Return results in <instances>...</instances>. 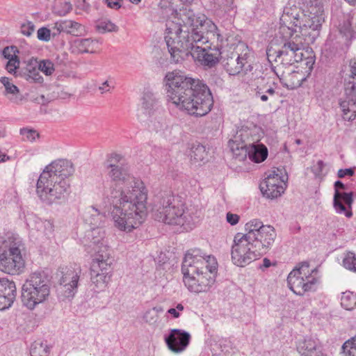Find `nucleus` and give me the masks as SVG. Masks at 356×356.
<instances>
[{"mask_svg": "<svg viewBox=\"0 0 356 356\" xmlns=\"http://www.w3.org/2000/svg\"><path fill=\"white\" fill-rule=\"evenodd\" d=\"M108 174L122 185L120 190L108 188L103 194V205H112L111 216L118 230L130 233L140 227L147 216V192L143 182L131 176L122 157L107 161Z\"/></svg>", "mask_w": 356, "mask_h": 356, "instance_id": "obj_1", "label": "nucleus"}, {"mask_svg": "<svg viewBox=\"0 0 356 356\" xmlns=\"http://www.w3.org/2000/svg\"><path fill=\"white\" fill-rule=\"evenodd\" d=\"M189 29L186 26L184 30L179 24L166 29L165 40L172 62L178 63L185 57L191 55L193 59L204 68L214 67L220 61L221 51L219 48H211L209 43V36L205 37L198 27L195 28L194 19L188 18Z\"/></svg>", "mask_w": 356, "mask_h": 356, "instance_id": "obj_2", "label": "nucleus"}, {"mask_svg": "<svg viewBox=\"0 0 356 356\" xmlns=\"http://www.w3.org/2000/svg\"><path fill=\"white\" fill-rule=\"evenodd\" d=\"M300 21L296 6H285L280 17V26L278 35L286 42L276 54V59H280L285 65H291L306 60L308 66L312 58L311 27L309 17Z\"/></svg>", "mask_w": 356, "mask_h": 356, "instance_id": "obj_3", "label": "nucleus"}, {"mask_svg": "<svg viewBox=\"0 0 356 356\" xmlns=\"http://www.w3.org/2000/svg\"><path fill=\"white\" fill-rule=\"evenodd\" d=\"M165 81L168 101L177 109L195 117L204 116L211 111L213 97L202 81L170 72L166 74Z\"/></svg>", "mask_w": 356, "mask_h": 356, "instance_id": "obj_4", "label": "nucleus"}, {"mask_svg": "<svg viewBox=\"0 0 356 356\" xmlns=\"http://www.w3.org/2000/svg\"><path fill=\"white\" fill-rule=\"evenodd\" d=\"M216 257L206 254L200 249L186 252L182 262L183 281L192 293L208 292L216 282L218 271Z\"/></svg>", "mask_w": 356, "mask_h": 356, "instance_id": "obj_5", "label": "nucleus"}, {"mask_svg": "<svg viewBox=\"0 0 356 356\" xmlns=\"http://www.w3.org/2000/svg\"><path fill=\"white\" fill-rule=\"evenodd\" d=\"M153 216L157 221L184 229H192L199 221L201 210L194 204L182 203L178 197L165 194L154 204Z\"/></svg>", "mask_w": 356, "mask_h": 356, "instance_id": "obj_6", "label": "nucleus"}, {"mask_svg": "<svg viewBox=\"0 0 356 356\" xmlns=\"http://www.w3.org/2000/svg\"><path fill=\"white\" fill-rule=\"evenodd\" d=\"M25 245L15 234L8 235L0 242V271L9 275H19L25 268Z\"/></svg>", "mask_w": 356, "mask_h": 356, "instance_id": "obj_7", "label": "nucleus"}, {"mask_svg": "<svg viewBox=\"0 0 356 356\" xmlns=\"http://www.w3.org/2000/svg\"><path fill=\"white\" fill-rule=\"evenodd\" d=\"M49 296V280L44 272L31 273L22 288V305L30 310L47 301Z\"/></svg>", "mask_w": 356, "mask_h": 356, "instance_id": "obj_8", "label": "nucleus"}, {"mask_svg": "<svg viewBox=\"0 0 356 356\" xmlns=\"http://www.w3.org/2000/svg\"><path fill=\"white\" fill-rule=\"evenodd\" d=\"M70 191V183L48 172H42L37 181L36 192L40 200L47 204L64 200Z\"/></svg>", "mask_w": 356, "mask_h": 356, "instance_id": "obj_9", "label": "nucleus"}, {"mask_svg": "<svg viewBox=\"0 0 356 356\" xmlns=\"http://www.w3.org/2000/svg\"><path fill=\"white\" fill-rule=\"evenodd\" d=\"M228 147L234 156H268V148L259 140L252 138V130L242 127L232 139Z\"/></svg>", "mask_w": 356, "mask_h": 356, "instance_id": "obj_10", "label": "nucleus"}, {"mask_svg": "<svg viewBox=\"0 0 356 356\" xmlns=\"http://www.w3.org/2000/svg\"><path fill=\"white\" fill-rule=\"evenodd\" d=\"M244 234L250 241L254 248L259 251L261 255L265 254L271 247L276 237L275 230L270 225H264L257 219L248 222L245 225Z\"/></svg>", "mask_w": 356, "mask_h": 356, "instance_id": "obj_11", "label": "nucleus"}, {"mask_svg": "<svg viewBox=\"0 0 356 356\" xmlns=\"http://www.w3.org/2000/svg\"><path fill=\"white\" fill-rule=\"evenodd\" d=\"M261 256L259 251L254 248L244 234L237 233L235 235L231 250V258L234 265L244 267Z\"/></svg>", "mask_w": 356, "mask_h": 356, "instance_id": "obj_12", "label": "nucleus"}, {"mask_svg": "<svg viewBox=\"0 0 356 356\" xmlns=\"http://www.w3.org/2000/svg\"><path fill=\"white\" fill-rule=\"evenodd\" d=\"M288 174L284 167L273 168L261 182L259 188L263 195L269 199L281 196L286 188Z\"/></svg>", "mask_w": 356, "mask_h": 356, "instance_id": "obj_13", "label": "nucleus"}, {"mask_svg": "<svg viewBox=\"0 0 356 356\" xmlns=\"http://www.w3.org/2000/svg\"><path fill=\"white\" fill-rule=\"evenodd\" d=\"M312 268L308 261L300 263L288 275L287 284L296 294L304 295L312 289Z\"/></svg>", "mask_w": 356, "mask_h": 356, "instance_id": "obj_14", "label": "nucleus"}, {"mask_svg": "<svg viewBox=\"0 0 356 356\" xmlns=\"http://www.w3.org/2000/svg\"><path fill=\"white\" fill-rule=\"evenodd\" d=\"M58 292L65 298H72L77 291L78 282L81 273L79 266H66L62 268Z\"/></svg>", "mask_w": 356, "mask_h": 356, "instance_id": "obj_15", "label": "nucleus"}, {"mask_svg": "<svg viewBox=\"0 0 356 356\" xmlns=\"http://www.w3.org/2000/svg\"><path fill=\"white\" fill-rule=\"evenodd\" d=\"M204 26L207 29V34L210 35L211 38L216 39L217 44L215 47L219 48L220 50L225 47H232L238 41L232 30L218 28L211 20L200 24V27H198L199 30L202 31Z\"/></svg>", "mask_w": 356, "mask_h": 356, "instance_id": "obj_16", "label": "nucleus"}, {"mask_svg": "<svg viewBox=\"0 0 356 356\" xmlns=\"http://www.w3.org/2000/svg\"><path fill=\"white\" fill-rule=\"evenodd\" d=\"M333 206L337 213L344 214L347 218L353 216L352 205L353 203V193L340 192L339 189H345L346 186L341 181H335Z\"/></svg>", "mask_w": 356, "mask_h": 356, "instance_id": "obj_17", "label": "nucleus"}, {"mask_svg": "<svg viewBox=\"0 0 356 356\" xmlns=\"http://www.w3.org/2000/svg\"><path fill=\"white\" fill-rule=\"evenodd\" d=\"M250 53L248 49L241 54L232 53L231 56L222 60L223 67L232 76L237 75L243 70L245 72L251 71L252 67L248 61Z\"/></svg>", "mask_w": 356, "mask_h": 356, "instance_id": "obj_18", "label": "nucleus"}, {"mask_svg": "<svg viewBox=\"0 0 356 356\" xmlns=\"http://www.w3.org/2000/svg\"><path fill=\"white\" fill-rule=\"evenodd\" d=\"M345 120H356V81H348L345 87V98L339 102Z\"/></svg>", "mask_w": 356, "mask_h": 356, "instance_id": "obj_19", "label": "nucleus"}, {"mask_svg": "<svg viewBox=\"0 0 356 356\" xmlns=\"http://www.w3.org/2000/svg\"><path fill=\"white\" fill-rule=\"evenodd\" d=\"M191 340V334L185 330L172 329L165 341L168 348L174 353H180L188 347Z\"/></svg>", "mask_w": 356, "mask_h": 356, "instance_id": "obj_20", "label": "nucleus"}, {"mask_svg": "<svg viewBox=\"0 0 356 356\" xmlns=\"http://www.w3.org/2000/svg\"><path fill=\"white\" fill-rule=\"evenodd\" d=\"M17 296V288L13 281L0 279V310L12 306Z\"/></svg>", "mask_w": 356, "mask_h": 356, "instance_id": "obj_21", "label": "nucleus"}, {"mask_svg": "<svg viewBox=\"0 0 356 356\" xmlns=\"http://www.w3.org/2000/svg\"><path fill=\"white\" fill-rule=\"evenodd\" d=\"M43 172H48L61 179H65L73 175L74 168L72 163L66 159H58L47 165Z\"/></svg>", "mask_w": 356, "mask_h": 356, "instance_id": "obj_22", "label": "nucleus"}, {"mask_svg": "<svg viewBox=\"0 0 356 356\" xmlns=\"http://www.w3.org/2000/svg\"><path fill=\"white\" fill-rule=\"evenodd\" d=\"M91 282L96 292L104 291L108 286L112 274L110 270L90 268Z\"/></svg>", "mask_w": 356, "mask_h": 356, "instance_id": "obj_23", "label": "nucleus"}, {"mask_svg": "<svg viewBox=\"0 0 356 356\" xmlns=\"http://www.w3.org/2000/svg\"><path fill=\"white\" fill-rule=\"evenodd\" d=\"M275 82L266 81L262 78L255 88V97L259 98L261 102H266L268 100V96L273 97L275 95Z\"/></svg>", "mask_w": 356, "mask_h": 356, "instance_id": "obj_24", "label": "nucleus"}, {"mask_svg": "<svg viewBox=\"0 0 356 356\" xmlns=\"http://www.w3.org/2000/svg\"><path fill=\"white\" fill-rule=\"evenodd\" d=\"M24 76L26 80L35 83H42L43 77L40 74L38 61L36 58H31L27 63Z\"/></svg>", "mask_w": 356, "mask_h": 356, "instance_id": "obj_25", "label": "nucleus"}, {"mask_svg": "<svg viewBox=\"0 0 356 356\" xmlns=\"http://www.w3.org/2000/svg\"><path fill=\"white\" fill-rule=\"evenodd\" d=\"M0 81L5 88L4 95L8 99L13 103L19 104L22 100V95L19 93L18 88L10 83L8 77H1Z\"/></svg>", "mask_w": 356, "mask_h": 356, "instance_id": "obj_26", "label": "nucleus"}, {"mask_svg": "<svg viewBox=\"0 0 356 356\" xmlns=\"http://www.w3.org/2000/svg\"><path fill=\"white\" fill-rule=\"evenodd\" d=\"M143 108L150 115L159 108V100L156 95L150 90H145L141 99Z\"/></svg>", "mask_w": 356, "mask_h": 356, "instance_id": "obj_27", "label": "nucleus"}, {"mask_svg": "<svg viewBox=\"0 0 356 356\" xmlns=\"http://www.w3.org/2000/svg\"><path fill=\"white\" fill-rule=\"evenodd\" d=\"M113 261V258L108 254H93L90 268L109 270Z\"/></svg>", "mask_w": 356, "mask_h": 356, "instance_id": "obj_28", "label": "nucleus"}, {"mask_svg": "<svg viewBox=\"0 0 356 356\" xmlns=\"http://www.w3.org/2000/svg\"><path fill=\"white\" fill-rule=\"evenodd\" d=\"M86 238L89 241L88 245L92 248L107 242L105 239V232L100 228H92L87 232Z\"/></svg>", "mask_w": 356, "mask_h": 356, "instance_id": "obj_29", "label": "nucleus"}, {"mask_svg": "<svg viewBox=\"0 0 356 356\" xmlns=\"http://www.w3.org/2000/svg\"><path fill=\"white\" fill-rule=\"evenodd\" d=\"M267 157H233L241 165L239 170L249 171L254 169L256 164L262 163Z\"/></svg>", "mask_w": 356, "mask_h": 356, "instance_id": "obj_30", "label": "nucleus"}, {"mask_svg": "<svg viewBox=\"0 0 356 356\" xmlns=\"http://www.w3.org/2000/svg\"><path fill=\"white\" fill-rule=\"evenodd\" d=\"M313 7V30H318L325 22V13L321 1L315 0Z\"/></svg>", "mask_w": 356, "mask_h": 356, "instance_id": "obj_31", "label": "nucleus"}, {"mask_svg": "<svg viewBox=\"0 0 356 356\" xmlns=\"http://www.w3.org/2000/svg\"><path fill=\"white\" fill-rule=\"evenodd\" d=\"M104 219V214L95 207H91L88 209L87 216H86V221L95 228H99L103 223Z\"/></svg>", "mask_w": 356, "mask_h": 356, "instance_id": "obj_32", "label": "nucleus"}, {"mask_svg": "<svg viewBox=\"0 0 356 356\" xmlns=\"http://www.w3.org/2000/svg\"><path fill=\"white\" fill-rule=\"evenodd\" d=\"M81 28V24L72 20H60L54 24V29H56L58 33L65 32L67 33H74L78 31Z\"/></svg>", "mask_w": 356, "mask_h": 356, "instance_id": "obj_33", "label": "nucleus"}, {"mask_svg": "<svg viewBox=\"0 0 356 356\" xmlns=\"http://www.w3.org/2000/svg\"><path fill=\"white\" fill-rule=\"evenodd\" d=\"M307 80V77H305L302 72H293L289 74L288 83L284 85L289 89H295L303 86Z\"/></svg>", "mask_w": 356, "mask_h": 356, "instance_id": "obj_34", "label": "nucleus"}, {"mask_svg": "<svg viewBox=\"0 0 356 356\" xmlns=\"http://www.w3.org/2000/svg\"><path fill=\"white\" fill-rule=\"evenodd\" d=\"M50 348L46 342L35 341L32 343L30 355L31 356H49Z\"/></svg>", "mask_w": 356, "mask_h": 356, "instance_id": "obj_35", "label": "nucleus"}, {"mask_svg": "<svg viewBox=\"0 0 356 356\" xmlns=\"http://www.w3.org/2000/svg\"><path fill=\"white\" fill-rule=\"evenodd\" d=\"M341 305L346 310H351L356 306V294L346 291L342 293Z\"/></svg>", "mask_w": 356, "mask_h": 356, "instance_id": "obj_36", "label": "nucleus"}, {"mask_svg": "<svg viewBox=\"0 0 356 356\" xmlns=\"http://www.w3.org/2000/svg\"><path fill=\"white\" fill-rule=\"evenodd\" d=\"M93 40L90 38H83L75 41V46L80 53H92Z\"/></svg>", "mask_w": 356, "mask_h": 356, "instance_id": "obj_37", "label": "nucleus"}, {"mask_svg": "<svg viewBox=\"0 0 356 356\" xmlns=\"http://www.w3.org/2000/svg\"><path fill=\"white\" fill-rule=\"evenodd\" d=\"M343 356H356V337L346 341L342 346Z\"/></svg>", "mask_w": 356, "mask_h": 356, "instance_id": "obj_38", "label": "nucleus"}, {"mask_svg": "<svg viewBox=\"0 0 356 356\" xmlns=\"http://www.w3.org/2000/svg\"><path fill=\"white\" fill-rule=\"evenodd\" d=\"M19 134L22 136V139L24 141L33 142L36 138H39L38 132L31 128H22L19 130Z\"/></svg>", "mask_w": 356, "mask_h": 356, "instance_id": "obj_39", "label": "nucleus"}, {"mask_svg": "<svg viewBox=\"0 0 356 356\" xmlns=\"http://www.w3.org/2000/svg\"><path fill=\"white\" fill-rule=\"evenodd\" d=\"M97 29L101 33L116 32L118 30V26L115 24L107 19L99 21L97 24Z\"/></svg>", "mask_w": 356, "mask_h": 356, "instance_id": "obj_40", "label": "nucleus"}, {"mask_svg": "<svg viewBox=\"0 0 356 356\" xmlns=\"http://www.w3.org/2000/svg\"><path fill=\"white\" fill-rule=\"evenodd\" d=\"M343 265L346 269L356 272V254L351 252L346 253L343 259Z\"/></svg>", "mask_w": 356, "mask_h": 356, "instance_id": "obj_41", "label": "nucleus"}, {"mask_svg": "<svg viewBox=\"0 0 356 356\" xmlns=\"http://www.w3.org/2000/svg\"><path fill=\"white\" fill-rule=\"evenodd\" d=\"M115 81L111 76H108L105 81L98 86V90L101 94L111 93L115 88Z\"/></svg>", "mask_w": 356, "mask_h": 356, "instance_id": "obj_42", "label": "nucleus"}, {"mask_svg": "<svg viewBox=\"0 0 356 356\" xmlns=\"http://www.w3.org/2000/svg\"><path fill=\"white\" fill-rule=\"evenodd\" d=\"M38 67L40 72H43L47 76L51 75L55 71L54 65L50 60L38 61Z\"/></svg>", "mask_w": 356, "mask_h": 356, "instance_id": "obj_43", "label": "nucleus"}, {"mask_svg": "<svg viewBox=\"0 0 356 356\" xmlns=\"http://www.w3.org/2000/svg\"><path fill=\"white\" fill-rule=\"evenodd\" d=\"M311 341L304 339L299 341L297 350L302 356H312Z\"/></svg>", "mask_w": 356, "mask_h": 356, "instance_id": "obj_44", "label": "nucleus"}, {"mask_svg": "<svg viewBox=\"0 0 356 356\" xmlns=\"http://www.w3.org/2000/svg\"><path fill=\"white\" fill-rule=\"evenodd\" d=\"M234 0H220L221 7L229 15H234L236 13V6L234 4Z\"/></svg>", "mask_w": 356, "mask_h": 356, "instance_id": "obj_45", "label": "nucleus"}, {"mask_svg": "<svg viewBox=\"0 0 356 356\" xmlns=\"http://www.w3.org/2000/svg\"><path fill=\"white\" fill-rule=\"evenodd\" d=\"M19 66V60L18 57H14L8 60L6 69L10 74H14L17 76V69Z\"/></svg>", "mask_w": 356, "mask_h": 356, "instance_id": "obj_46", "label": "nucleus"}, {"mask_svg": "<svg viewBox=\"0 0 356 356\" xmlns=\"http://www.w3.org/2000/svg\"><path fill=\"white\" fill-rule=\"evenodd\" d=\"M38 228L45 235L51 234L54 230V225L49 220H44L38 222Z\"/></svg>", "mask_w": 356, "mask_h": 356, "instance_id": "obj_47", "label": "nucleus"}, {"mask_svg": "<svg viewBox=\"0 0 356 356\" xmlns=\"http://www.w3.org/2000/svg\"><path fill=\"white\" fill-rule=\"evenodd\" d=\"M37 38L39 40L48 42L51 39V31L46 27L40 28L37 31Z\"/></svg>", "mask_w": 356, "mask_h": 356, "instance_id": "obj_48", "label": "nucleus"}, {"mask_svg": "<svg viewBox=\"0 0 356 356\" xmlns=\"http://www.w3.org/2000/svg\"><path fill=\"white\" fill-rule=\"evenodd\" d=\"M35 30V25L32 22L28 21L21 25V33L26 36H31Z\"/></svg>", "mask_w": 356, "mask_h": 356, "instance_id": "obj_49", "label": "nucleus"}, {"mask_svg": "<svg viewBox=\"0 0 356 356\" xmlns=\"http://www.w3.org/2000/svg\"><path fill=\"white\" fill-rule=\"evenodd\" d=\"M191 154L193 156H202L207 154L206 147L199 143H194L191 148Z\"/></svg>", "mask_w": 356, "mask_h": 356, "instance_id": "obj_50", "label": "nucleus"}, {"mask_svg": "<svg viewBox=\"0 0 356 356\" xmlns=\"http://www.w3.org/2000/svg\"><path fill=\"white\" fill-rule=\"evenodd\" d=\"M94 254H99V255L108 254L111 256V250L108 245V243H103L102 245L97 247H93Z\"/></svg>", "mask_w": 356, "mask_h": 356, "instance_id": "obj_51", "label": "nucleus"}, {"mask_svg": "<svg viewBox=\"0 0 356 356\" xmlns=\"http://www.w3.org/2000/svg\"><path fill=\"white\" fill-rule=\"evenodd\" d=\"M143 318L145 321V322L149 324H154L157 321L159 316L158 315H156L154 311H152L149 309L145 313Z\"/></svg>", "mask_w": 356, "mask_h": 356, "instance_id": "obj_52", "label": "nucleus"}, {"mask_svg": "<svg viewBox=\"0 0 356 356\" xmlns=\"http://www.w3.org/2000/svg\"><path fill=\"white\" fill-rule=\"evenodd\" d=\"M16 52H18L16 47H6L3 50V55L5 58L10 60L14 57H17L15 54Z\"/></svg>", "mask_w": 356, "mask_h": 356, "instance_id": "obj_53", "label": "nucleus"}, {"mask_svg": "<svg viewBox=\"0 0 356 356\" xmlns=\"http://www.w3.org/2000/svg\"><path fill=\"white\" fill-rule=\"evenodd\" d=\"M184 307L182 304L179 303L175 308H170L168 310V314L172 315L173 318H177L180 316V314L183 312Z\"/></svg>", "mask_w": 356, "mask_h": 356, "instance_id": "obj_54", "label": "nucleus"}, {"mask_svg": "<svg viewBox=\"0 0 356 356\" xmlns=\"http://www.w3.org/2000/svg\"><path fill=\"white\" fill-rule=\"evenodd\" d=\"M355 173V168H350L346 169H339L337 172L339 178H343L346 176L351 177Z\"/></svg>", "mask_w": 356, "mask_h": 356, "instance_id": "obj_55", "label": "nucleus"}, {"mask_svg": "<svg viewBox=\"0 0 356 356\" xmlns=\"http://www.w3.org/2000/svg\"><path fill=\"white\" fill-rule=\"evenodd\" d=\"M104 3L110 8L118 10L122 7V0H104Z\"/></svg>", "mask_w": 356, "mask_h": 356, "instance_id": "obj_56", "label": "nucleus"}, {"mask_svg": "<svg viewBox=\"0 0 356 356\" xmlns=\"http://www.w3.org/2000/svg\"><path fill=\"white\" fill-rule=\"evenodd\" d=\"M226 219L227 222L231 225H235L238 222L239 216L237 214L228 212L227 213Z\"/></svg>", "mask_w": 356, "mask_h": 356, "instance_id": "obj_57", "label": "nucleus"}, {"mask_svg": "<svg viewBox=\"0 0 356 356\" xmlns=\"http://www.w3.org/2000/svg\"><path fill=\"white\" fill-rule=\"evenodd\" d=\"M350 72V77L353 78L356 81V59H352L350 61L349 64Z\"/></svg>", "mask_w": 356, "mask_h": 356, "instance_id": "obj_58", "label": "nucleus"}, {"mask_svg": "<svg viewBox=\"0 0 356 356\" xmlns=\"http://www.w3.org/2000/svg\"><path fill=\"white\" fill-rule=\"evenodd\" d=\"M313 356H327V354L321 346H318L313 348Z\"/></svg>", "mask_w": 356, "mask_h": 356, "instance_id": "obj_59", "label": "nucleus"}, {"mask_svg": "<svg viewBox=\"0 0 356 356\" xmlns=\"http://www.w3.org/2000/svg\"><path fill=\"white\" fill-rule=\"evenodd\" d=\"M230 343V341L228 340H223L220 343V347L222 348V351L225 353H228L229 350L227 349H225V347Z\"/></svg>", "mask_w": 356, "mask_h": 356, "instance_id": "obj_60", "label": "nucleus"}, {"mask_svg": "<svg viewBox=\"0 0 356 356\" xmlns=\"http://www.w3.org/2000/svg\"><path fill=\"white\" fill-rule=\"evenodd\" d=\"M150 310L154 311L156 312V315H158L159 313H162L163 312V309L161 306L154 307L152 309H151Z\"/></svg>", "mask_w": 356, "mask_h": 356, "instance_id": "obj_61", "label": "nucleus"}, {"mask_svg": "<svg viewBox=\"0 0 356 356\" xmlns=\"http://www.w3.org/2000/svg\"><path fill=\"white\" fill-rule=\"evenodd\" d=\"M302 4L306 5L307 7H312V0H300Z\"/></svg>", "mask_w": 356, "mask_h": 356, "instance_id": "obj_62", "label": "nucleus"}, {"mask_svg": "<svg viewBox=\"0 0 356 356\" xmlns=\"http://www.w3.org/2000/svg\"><path fill=\"white\" fill-rule=\"evenodd\" d=\"M264 266L265 267H269L270 266V261L266 258L264 259Z\"/></svg>", "mask_w": 356, "mask_h": 356, "instance_id": "obj_63", "label": "nucleus"}, {"mask_svg": "<svg viewBox=\"0 0 356 356\" xmlns=\"http://www.w3.org/2000/svg\"><path fill=\"white\" fill-rule=\"evenodd\" d=\"M352 23H355L356 26V13H353V16L350 18V24Z\"/></svg>", "mask_w": 356, "mask_h": 356, "instance_id": "obj_64", "label": "nucleus"}]
</instances>
